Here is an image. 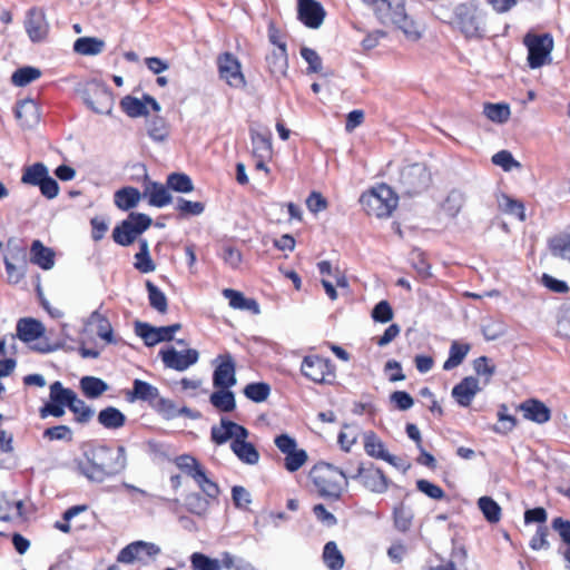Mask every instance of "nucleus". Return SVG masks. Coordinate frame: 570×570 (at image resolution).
I'll list each match as a JSON object with an SVG mask.
<instances>
[{"instance_id":"obj_1","label":"nucleus","mask_w":570,"mask_h":570,"mask_svg":"<svg viewBox=\"0 0 570 570\" xmlns=\"http://www.w3.org/2000/svg\"><path fill=\"white\" fill-rule=\"evenodd\" d=\"M127 466L126 449L119 445L112 449L98 445L87 450L78 462L80 473L91 482L101 483L125 471Z\"/></svg>"},{"instance_id":"obj_2","label":"nucleus","mask_w":570,"mask_h":570,"mask_svg":"<svg viewBox=\"0 0 570 570\" xmlns=\"http://www.w3.org/2000/svg\"><path fill=\"white\" fill-rule=\"evenodd\" d=\"M350 465L351 463L345 469H341L331 463L320 462L313 466L309 478L320 497L328 500L341 498L348 485Z\"/></svg>"},{"instance_id":"obj_3","label":"nucleus","mask_w":570,"mask_h":570,"mask_svg":"<svg viewBox=\"0 0 570 570\" xmlns=\"http://www.w3.org/2000/svg\"><path fill=\"white\" fill-rule=\"evenodd\" d=\"M397 200L399 198L394 190L385 184L379 185L368 194H363L360 198L367 214L379 218L389 217L396 208Z\"/></svg>"},{"instance_id":"obj_4","label":"nucleus","mask_w":570,"mask_h":570,"mask_svg":"<svg viewBox=\"0 0 570 570\" xmlns=\"http://www.w3.org/2000/svg\"><path fill=\"white\" fill-rule=\"evenodd\" d=\"M176 465L198 484L208 499L217 498L218 485L207 476L205 468L194 456L179 455L176 459Z\"/></svg>"},{"instance_id":"obj_5","label":"nucleus","mask_w":570,"mask_h":570,"mask_svg":"<svg viewBox=\"0 0 570 570\" xmlns=\"http://www.w3.org/2000/svg\"><path fill=\"white\" fill-rule=\"evenodd\" d=\"M432 181L431 173L423 164L405 166L400 174V185L404 194L415 196L426 190Z\"/></svg>"},{"instance_id":"obj_6","label":"nucleus","mask_w":570,"mask_h":570,"mask_svg":"<svg viewBox=\"0 0 570 570\" xmlns=\"http://www.w3.org/2000/svg\"><path fill=\"white\" fill-rule=\"evenodd\" d=\"M302 374L317 384H333L335 381V366L331 360L318 356L307 355L301 365Z\"/></svg>"},{"instance_id":"obj_7","label":"nucleus","mask_w":570,"mask_h":570,"mask_svg":"<svg viewBox=\"0 0 570 570\" xmlns=\"http://www.w3.org/2000/svg\"><path fill=\"white\" fill-rule=\"evenodd\" d=\"M350 479L358 480L362 485L373 493H384L389 489L390 481L380 468L374 466L373 463L365 465L360 462L352 470L350 465Z\"/></svg>"},{"instance_id":"obj_8","label":"nucleus","mask_w":570,"mask_h":570,"mask_svg":"<svg viewBox=\"0 0 570 570\" xmlns=\"http://www.w3.org/2000/svg\"><path fill=\"white\" fill-rule=\"evenodd\" d=\"M454 23L468 39H481L484 36V24L476 14V9L462 3L454 9Z\"/></svg>"},{"instance_id":"obj_9","label":"nucleus","mask_w":570,"mask_h":570,"mask_svg":"<svg viewBox=\"0 0 570 570\" xmlns=\"http://www.w3.org/2000/svg\"><path fill=\"white\" fill-rule=\"evenodd\" d=\"M524 45L528 48V65L531 69L542 67L550 57L553 49V38L550 33L531 35L524 37Z\"/></svg>"},{"instance_id":"obj_10","label":"nucleus","mask_w":570,"mask_h":570,"mask_svg":"<svg viewBox=\"0 0 570 570\" xmlns=\"http://www.w3.org/2000/svg\"><path fill=\"white\" fill-rule=\"evenodd\" d=\"M23 24L31 42H43L48 38L50 26L42 8H30L26 13Z\"/></svg>"},{"instance_id":"obj_11","label":"nucleus","mask_w":570,"mask_h":570,"mask_svg":"<svg viewBox=\"0 0 570 570\" xmlns=\"http://www.w3.org/2000/svg\"><path fill=\"white\" fill-rule=\"evenodd\" d=\"M159 355L166 367L178 372L186 371L188 367L196 364L199 358L198 351L194 348L177 351L175 347H167L160 350Z\"/></svg>"},{"instance_id":"obj_12","label":"nucleus","mask_w":570,"mask_h":570,"mask_svg":"<svg viewBox=\"0 0 570 570\" xmlns=\"http://www.w3.org/2000/svg\"><path fill=\"white\" fill-rule=\"evenodd\" d=\"M218 362L213 373V385L216 389H230L236 383V363L229 353L217 356Z\"/></svg>"},{"instance_id":"obj_13","label":"nucleus","mask_w":570,"mask_h":570,"mask_svg":"<svg viewBox=\"0 0 570 570\" xmlns=\"http://www.w3.org/2000/svg\"><path fill=\"white\" fill-rule=\"evenodd\" d=\"M160 553V548L155 543L145 541H136L120 550L118 561L122 563H131L134 561L147 562L155 559Z\"/></svg>"},{"instance_id":"obj_14","label":"nucleus","mask_w":570,"mask_h":570,"mask_svg":"<svg viewBox=\"0 0 570 570\" xmlns=\"http://www.w3.org/2000/svg\"><path fill=\"white\" fill-rule=\"evenodd\" d=\"M219 76L230 87L243 88L246 85L245 77L240 70V63L236 57L225 52L218 57Z\"/></svg>"},{"instance_id":"obj_15","label":"nucleus","mask_w":570,"mask_h":570,"mask_svg":"<svg viewBox=\"0 0 570 570\" xmlns=\"http://www.w3.org/2000/svg\"><path fill=\"white\" fill-rule=\"evenodd\" d=\"M297 14L306 27L317 29L324 21L325 10L316 0H297Z\"/></svg>"},{"instance_id":"obj_16","label":"nucleus","mask_w":570,"mask_h":570,"mask_svg":"<svg viewBox=\"0 0 570 570\" xmlns=\"http://www.w3.org/2000/svg\"><path fill=\"white\" fill-rule=\"evenodd\" d=\"M67 387H63L61 382L56 381L50 385V401L40 409V416L46 417L52 415L61 417L65 414V406L68 407V402H65V394Z\"/></svg>"},{"instance_id":"obj_17","label":"nucleus","mask_w":570,"mask_h":570,"mask_svg":"<svg viewBox=\"0 0 570 570\" xmlns=\"http://www.w3.org/2000/svg\"><path fill=\"white\" fill-rule=\"evenodd\" d=\"M91 86L92 88L86 92L85 102L96 114H109L111 110V94L102 85L92 83Z\"/></svg>"},{"instance_id":"obj_18","label":"nucleus","mask_w":570,"mask_h":570,"mask_svg":"<svg viewBox=\"0 0 570 570\" xmlns=\"http://www.w3.org/2000/svg\"><path fill=\"white\" fill-rule=\"evenodd\" d=\"M142 197L148 199L150 206L163 208L173 202V196L169 188L157 181L149 180L148 176H145Z\"/></svg>"},{"instance_id":"obj_19","label":"nucleus","mask_w":570,"mask_h":570,"mask_svg":"<svg viewBox=\"0 0 570 570\" xmlns=\"http://www.w3.org/2000/svg\"><path fill=\"white\" fill-rule=\"evenodd\" d=\"M479 391V380L474 376H466L452 389V396L459 405L466 407Z\"/></svg>"},{"instance_id":"obj_20","label":"nucleus","mask_w":570,"mask_h":570,"mask_svg":"<svg viewBox=\"0 0 570 570\" xmlns=\"http://www.w3.org/2000/svg\"><path fill=\"white\" fill-rule=\"evenodd\" d=\"M65 396V402H68V409L75 414L76 422L86 424L92 419L95 411L80 400L75 391L67 389Z\"/></svg>"},{"instance_id":"obj_21","label":"nucleus","mask_w":570,"mask_h":570,"mask_svg":"<svg viewBox=\"0 0 570 570\" xmlns=\"http://www.w3.org/2000/svg\"><path fill=\"white\" fill-rule=\"evenodd\" d=\"M135 332L144 340L147 346H154L160 342H169V335L165 326L154 327L148 323L136 322Z\"/></svg>"},{"instance_id":"obj_22","label":"nucleus","mask_w":570,"mask_h":570,"mask_svg":"<svg viewBox=\"0 0 570 570\" xmlns=\"http://www.w3.org/2000/svg\"><path fill=\"white\" fill-rule=\"evenodd\" d=\"M519 410L523 412L527 420L538 424L546 423L551 417L549 407L538 400H527L519 405Z\"/></svg>"},{"instance_id":"obj_23","label":"nucleus","mask_w":570,"mask_h":570,"mask_svg":"<svg viewBox=\"0 0 570 570\" xmlns=\"http://www.w3.org/2000/svg\"><path fill=\"white\" fill-rule=\"evenodd\" d=\"M159 396V390L156 386L139 379L134 380L132 390L127 393V400L129 402L139 400L153 404L157 402Z\"/></svg>"},{"instance_id":"obj_24","label":"nucleus","mask_w":570,"mask_h":570,"mask_svg":"<svg viewBox=\"0 0 570 570\" xmlns=\"http://www.w3.org/2000/svg\"><path fill=\"white\" fill-rule=\"evenodd\" d=\"M45 333L43 324L35 318H20L17 323V336L22 342L29 343L40 338Z\"/></svg>"},{"instance_id":"obj_25","label":"nucleus","mask_w":570,"mask_h":570,"mask_svg":"<svg viewBox=\"0 0 570 570\" xmlns=\"http://www.w3.org/2000/svg\"><path fill=\"white\" fill-rule=\"evenodd\" d=\"M266 63L273 77L279 78L285 76L288 68L286 43L279 45V49H275L267 55Z\"/></svg>"},{"instance_id":"obj_26","label":"nucleus","mask_w":570,"mask_h":570,"mask_svg":"<svg viewBox=\"0 0 570 570\" xmlns=\"http://www.w3.org/2000/svg\"><path fill=\"white\" fill-rule=\"evenodd\" d=\"M466 197L460 189H451L440 203L441 212L449 218H456L465 204Z\"/></svg>"},{"instance_id":"obj_27","label":"nucleus","mask_w":570,"mask_h":570,"mask_svg":"<svg viewBox=\"0 0 570 570\" xmlns=\"http://www.w3.org/2000/svg\"><path fill=\"white\" fill-rule=\"evenodd\" d=\"M14 115L20 125L26 128H30L39 121L38 106L32 99L19 101L16 106Z\"/></svg>"},{"instance_id":"obj_28","label":"nucleus","mask_w":570,"mask_h":570,"mask_svg":"<svg viewBox=\"0 0 570 570\" xmlns=\"http://www.w3.org/2000/svg\"><path fill=\"white\" fill-rule=\"evenodd\" d=\"M30 261L42 269H51L55 265V253L51 248L46 247L39 239L31 244Z\"/></svg>"},{"instance_id":"obj_29","label":"nucleus","mask_w":570,"mask_h":570,"mask_svg":"<svg viewBox=\"0 0 570 570\" xmlns=\"http://www.w3.org/2000/svg\"><path fill=\"white\" fill-rule=\"evenodd\" d=\"M223 295L228 298L229 305L235 309L249 311L254 315H258L261 313V307L257 301L245 297L238 291L226 288L224 289Z\"/></svg>"},{"instance_id":"obj_30","label":"nucleus","mask_w":570,"mask_h":570,"mask_svg":"<svg viewBox=\"0 0 570 570\" xmlns=\"http://www.w3.org/2000/svg\"><path fill=\"white\" fill-rule=\"evenodd\" d=\"M141 198L142 193L131 186L120 188L114 195L115 205L125 212L135 208Z\"/></svg>"},{"instance_id":"obj_31","label":"nucleus","mask_w":570,"mask_h":570,"mask_svg":"<svg viewBox=\"0 0 570 570\" xmlns=\"http://www.w3.org/2000/svg\"><path fill=\"white\" fill-rule=\"evenodd\" d=\"M97 420L104 428L117 430L125 425L126 415L117 407L107 406L98 413Z\"/></svg>"},{"instance_id":"obj_32","label":"nucleus","mask_w":570,"mask_h":570,"mask_svg":"<svg viewBox=\"0 0 570 570\" xmlns=\"http://www.w3.org/2000/svg\"><path fill=\"white\" fill-rule=\"evenodd\" d=\"M230 449L238 460L245 464L255 465L259 461V452L250 442H232Z\"/></svg>"},{"instance_id":"obj_33","label":"nucleus","mask_w":570,"mask_h":570,"mask_svg":"<svg viewBox=\"0 0 570 570\" xmlns=\"http://www.w3.org/2000/svg\"><path fill=\"white\" fill-rule=\"evenodd\" d=\"M80 389L88 399H98L109 390V385L96 376H83L80 380Z\"/></svg>"},{"instance_id":"obj_34","label":"nucleus","mask_w":570,"mask_h":570,"mask_svg":"<svg viewBox=\"0 0 570 570\" xmlns=\"http://www.w3.org/2000/svg\"><path fill=\"white\" fill-rule=\"evenodd\" d=\"M105 49V41L94 37L78 38L73 43V50L83 56H96Z\"/></svg>"},{"instance_id":"obj_35","label":"nucleus","mask_w":570,"mask_h":570,"mask_svg":"<svg viewBox=\"0 0 570 570\" xmlns=\"http://www.w3.org/2000/svg\"><path fill=\"white\" fill-rule=\"evenodd\" d=\"M470 350V344H463L459 343L458 341H453L449 350V357L443 364V370L451 371L459 366L464 361Z\"/></svg>"},{"instance_id":"obj_36","label":"nucleus","mask_w":570,"mask_h":570,"mask_svg":"<svg viewBox=\"0 0 570 570\" xmlns=\"http://www.w3.org/2000/svg\"><path fill=\"white\" fill-rule=\"evenodd\" d=\"M214 407L222 412H232L236 407L235 395L229 389H218L209 396Z\"/></svg>"},{"instance_id":"obj_37","label":"nucleus","mask_w":570,"mask_h":570,"mask_svg":"<svg viewBox=\"0 0 570 570\" xmlns=\"http://www.w3.org/2000/svg\"><path fill=\"white\" fill-rule=\"evenodd\" d=\"M48 174V167L43 163H35L23 169L21 183L38 187Z\"/></svg>"},{"instance_id":"obj_38","label":"nucleus","mask_w":570,"mask_h":570,"mask_svg":"<svg viewBox=\"0 0 570 570\" xmlns=\"http://www.w3.org/2000/svg\"><path fill=\"white\" fill-rule=\"evenodd\" d=\"M90 322L97 324V335L108 344H117L118 338L114 336L112 327L108 318L95 311L90 315Z\"/></svg>"},{"instance_id":"obj_39","label":"nucleus","mask_w":570,"mask_h":570,"mask_svg":"<svg viewBox=\"0 0 570 570\" xmlns=\"http://www.w3.org/2000/svg\"><path fill=\"white\" fill-rule=\"evenodd\" d=\"M414 519V513L411 508L404 503H400L393 509V522L396 530L400 532H407Z\"/></svg>"},{"instance_id":"obj_40","label":"nucleus","mask_w":570,"mask_h":570,"mask_svg":"<svg viewBox=\"0 0 570 570\" xmlns=\"http://www.w3.org/2000/svg\"><path fill=\"white\" fill-rule=\"evenodd\" d=\"M549 249L554 257L570 262V234H560L549 240Z\"/></svg>"},{"instance_id":"obj_41","label":"nucleus","mask_w":570,"mask_h":570,"mask_svg":"<svg viewBox=\"0 0 570 570\" xmlns=\"http://www.w3.org/2000/svg\"><path fill=\"white\" fill-rule=\"evenodd\" d=\"M139 235L132 229L129 222L124 219L112 230V239L120 246L131 245Z\"/></svg>"},{"instance_id":"obj_42","label":"nucleus","mask_w":570,"mask_h":570,"mask_svg":"<svg viewBox=\"0 0 570 570\" xmlns=\"http://www.w3.org/2000/svg\"><path fill=\"white\" fill-rule=\"evenodd\" d=\"M323 559L331 570H341L344 566V558L334 541H328L323 550Z\"/></svg>"},{"instance_id":"obj_43","label":"nucleus","mask_w":570,"mask_h":570,"mask_svg":"<svg viewBox=\"0 0 570 570\" xmlns=\"http://www.w3.org/2000/svg\"><path fill=\"white\" fill-rule=\"evenodd\" d=\"M166 184L169 190L187 194L194 190L190 177L183 173H171L167 176Z\"/></svg>"},{"instance_id":"obj_44","label":"nucleus","mask_w":570,"mask_h":570,"mask_svg":"<svg viewBox=\"0 0 570 570\" xmlns=\"http://www.w3.org/2000/svg\"><path fill=\"white\" fill-rule=\"evenodd\" d=\"M146 288L148 292V299L150 306L159 312L160 314H165L168 309L167 297L153 282H146Z\"/></svg>"},{"instance_id":"obj_45","label":"nucleus","mask_w":570,"mask_h":570,"mask_svg":"<svg viewBox=\"0 0 570 570\" xmlns=\"http://www.w3.org/2000/svg\"><path fill=\"white\" fill-rule=\"evenodd\" d=\"M120 107L126 112V115L131 118H138L148 115V109L145 102L132 96L124 97L120 100Z\"/></svg>"},{"instance_id":"obj_46","label":"nucleus","mask_w":570,"mask_h":570,"mask_svg":"<svg viewBox=\"0 0 570 570\" xmlns=\"http://www.w3.org/2000/svg\"><path fill=\"white\" fill-rule=\"evenodd\" d=\"M478 507L483 513L485 520L490 523H497L501 519V507L490 497H481L478 500Z\"/></svg>"},{"instance_id":"obj_47","label":"nucleus","mask_w":570,"mask_h":570,"mask_svg":"<svg viewBox=\"0 0 570 570\" xmlns=\"http://www.w3.org/2000/svg\"><path fill=\"white\" fill-rule=\"evenodd\" d=\"M483 114L491 120L498 124H503L510 118L511 111L508 104H491L487 102L483 107Z\"/></svg>"},{"instance_id":"obj_48","label":"nucleus","mask_w":570,"mask_h":570,"mask_svg":"<svg viewBox=\"0 0 570 570\" xmlns=\"http://www.w3.org/2000/svg\"><path fill=\"white\" fill-rule=\"evenodd\" d=\"M364 450L367 455L381 460L387 453L384 443L372 431L364 434Z\"/></svg>"},{"instance_id":"obj_49","label":"nucleus","mask_w":570,"mask_h":570,"mask_svg":"<svg viewBox=\"0 0 570 570\" xmlns=\"http://www.w3.org/2000/svg\"><path fill=\"white\" fill-rule=\"evenodd\" d=\"M244 394L247 399L255 403H261L267 400L271 394V386L265 382L249 383L244 389Z\"/></svg>"},{"instance_id":"obj_50","label":"nucleus","mask_w":570,"mask_h":570,"mask_svg":"<svg viewBox=\"0 0 570 570\" xmlns=\"http://www.w3.org/2000/svg\"><path fill=\"white\" fill-rule=\"evenodd\" d=\"M191 570H222V558L212 559L208 556L195 552L190 556Z\"/></svg>"},{"instance_id":"obj_51","label":"nucleus","mask_w":570,"mask_h":570,"mask_svg":"<svg viewBox=\"0 0 570 570\" xmlns=\"http://www.w3.org/2000/svg\"><path fill=\"white\" fill-rule=\"evenodd\" d=\"M41 76V71L35 67H22L17 69L11 77V81L13 85L18 87H23L29 85L30 82L37 80Z\"/></svg>"},{"instance_id":"obj_52","label":"nucleus","mask_w":570,"mask_h":570,"mask_svg":"<svg viewBox=\"0 0 570 570\" xmlns=\"http://www.w3.org/2000/svg\"><path fill=\"white\" fill-rule=\"evenodd\" d=\"M499 207L503 213L515 216L521 222L525 220L524 205L520 200L502 195Z\"/></svg>"},{"instance_id":"obj_53","label":"nucleus","mask_w":570,"mask_h":570,"mask_svg":"<svg viewBox=\"0 0 570 570\" xmlns=\"http://www.w3.org/2000/svg\"><path fill=\"white\" fill-rule=\"evenodd\" d=\"M498 420L499 424L493 428L495 433L508 434L517 425V419L508 414V406L505 404L500 405L498 411Z\"/></svg>"},{"instance_id":"obj_54","label":"nucleus","mask_w":570,"mask_h":570,"mask_svg":"<svg viewBox=\"0 0 570 570\" xmlns=\"http://www.w3.org/2000/svg\"><path fill=\"white\" fill-rule=\"evenodd\" d=\"M176 209L183 217L199 216L205 210V205L202 202H191L183 197L177 198Z\"/></svg>"},{"instance_id":"obj_55","label":"nucleus","mask_w":570,"mask_h":570,"mask_svg":"<svg viewBox=\"0 0 570 570\" xmlns=\"http://www.w3.org/2000/svg\"><path fill=\"white\" fill-rule=\"evenodd\" d=\"M185 504L188 511L197 515H204L209 508L208 499L204 498L200 493L188 494L185 499Z\"/></svg>"},{"instance_id":"obj_56","label":"nucleus","mask_w":570,"mask_h":570,"mask_svg":"<svg viewBox=\"0 0 570 570\" xmlns=\"http://www.w3.org/2000/svg\"><path fill=\"white\" fill-rule=\"evenodd\" d=\"M253 153L256 157L265 159L272 154V144L268 137L263 134L252 135Z\"/></svg>"},{"instance_id":"obj_57","label":"nucleus","mask_w":570,"mask_h":570,"mask_svg":"<svg viewBox=\"0 0 570 570\" xmlns=\"http://www.w3.org/2000/svg\"><path fill=\"white\" fill-rule=\"evenodd\" d=\"M358 435V428L352 424H344L343 430L340 432L337 441L343 451L348 452L353 444L356 443Z\"/></svg>"},{"instance_id":"obj_58","label":"nucleus","mask_w":570,"mask_h":570,"mask_svg":"<svg viewBox=\"0 0 570 570\" xmlns=\"http://www.w3.org/2000/svg\"><path fill=\"white\" fill-rule=\"evenodd\" d=\"M147 131L155 141H163L168 136L167 125L164 118L154 117L148 121Z\"/></svg>"},{"instance_id":"obj_59","label":"nucleus","mask_w":570,"mask_h":570,"mask_svg":"<svg viewBox=\"0 0 570 570\" xmlns=\"http://www.w3.org/2000/svg\"><path fill=\"white\" fill-rule=\"evenodd\" d=\"M87 510H88V507L86 504L73 505L63 512V514H62L63 521H56L53 527L63 533H69L71 531V527L69 523L70 520H72L75 517H77L78 514H80L81 512H85Z\"/></svg>"},{"instance_id":"obj_60","label":"nucleus","mask_w":570,"mask_h":570,"mask_svg":"<svg viewBox=\"0 0 570 570\" xmlns=\"http://www.w3.org/2000/svg\"><path fill=\"white\" fill-rule=\"evenodd\" d=\"M285 469L289 472L299 470L307 461V453L303 449H295L285 454Z\"/></svg>"},{"instance_id":"obj_61","label":"nucleus","mask_w":570,"mask_h":570,"mask_svg":"<svg viewBox=\"0 0 570 570\" xmlns=\"http://www.w3.org/2000/svg\"><path fill=\"white\" fill-rule=\"evenodd\" d=\"M228 422H230V420L222 417L220 425L212 426L210 438L216 444H224L232 439V431L228 426Z\"/></svg>"},{"instance_id":"obj_62","label":"nucleus","mask_w":570,"mask_h":570,"mask_svg":"<svg viewBox=\"0 0 570 570\" xmlns=\"http://www.w3.org/2000/svg\"><path fill=\"white\" fill-rule=\"evenodd\" d=\"M127 222L131 225L132 229L136 234L140 235L145 230H147L153 224V219L150 216L144 213H135L131 212L126 218Z\"/></svg>"},{"instance_id":"obj_63","label":"nucleus","mask_w":570,"mask_h":570,"mask_svg":"<svg viewBox=\"0 0 570 570\" xmlns=\"http://www.w3.org/2000/svg\"><path fill=\"white\" fill-rule=\"evenodd\" d=\"M492 163L501 167L504 171H510L513 168H520L521 164L517 161L512 154L508 150H500L492 156Z\"/></svg>"},{"instance_id":"obj_64","label":"nucleus","mask_w":570,"mask_h":570,"mask_svg":"<svg viewBox=\"0 0 570 570\" xmlns=\"http://www.w3.org/2000/svg\"><path fill=\"white\" fill-rule=\"evenodd\" d=\"M222 566L226 570H256L249 562L229 552L222 553Z\"/></svg>"}]
</instances>
